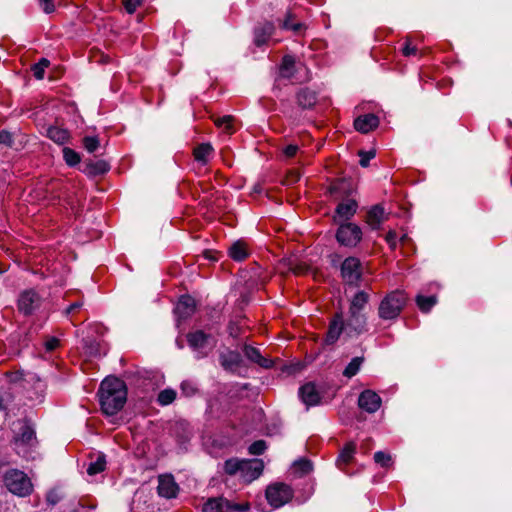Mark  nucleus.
<instances>
[{"label": "nucleus", "mask_w": 512, "mask_h": 512, "mask_svg": "<svg viewBox=\"0 0 512 512\" xmlns=\"http://www.w3.org/2000/svg\"><path fill=\"white\" fill-rule=\"evenodd\" d=\"M296 102L302 109H311L317 103V94L309 88H301L296 93Z\"/></svg>", "instance_id": "obj_23"}, {"label": "nucleus", "mask_w": 512, "mask_h": 512, "mask_svg": "<svg viewBox=\"0 0 512 512\" xmlns=\"http://www.w3.org/2000/svg\"><path fill=\"white\" fill-rule=\"evenodd\" d=\"M336 239L343 246L355 247L362 239V230L354 223L341 224Z\"/></svg>", "instance_id": "obj_7"}, {"label": "nucleus", "mask_w": 512, "mask_h": 512, "mask_svg": "<svg viewBox=\"0 0 512 512\" xmlns=\"http://www.w3.org/2000/svg\"><path fill=\"white\" fill-rule=\"evenodd\" d=\"M408 240V236L407 235H403L400 239L401 243H405L406 241Z\"/></svg>", "instance_id": "obj_59"}, {"label": "nucleus", "mask_w": 512, "mask_h": 512, "mask_svg": "<svg viewBox=\"0 0 512 512\" xmlns=\"http://www.w3.org/2000/svg\"><path fill=\"white\" fill-rule=\"evenodd\" d=\"M99 145V139L95 136H86L83 138V146L90 153L95 152L98 149Z\"/></svg>", "instance_id": "obj_44"}, {"label": "nucleus", "mask_w": 512, "mask_h": 512, "mask_svg": "<svg viewBox=\"0 0 512 512\" xmlns=\"http://www.w3.org/2000/svg\"><path fill=\"white\" fill-rule=\"evenodd\" d=\"M33 75L36 79L41 80L44 77L45 70L38 64H34L31 68Z\"/></svg>", "instance_id": "obj_56"}, {"label": "nucleus", "mask_w": 512, "mask_h": 512, "mask_svg": "<svg viewBox=\"0 0 512 512\" xmlns=\"http://www.w3.org/2000/svg\"><path fill=\"white\" fill-rule=\"evenodd\" d=\"M345 334V322L341 313L335 314L329 323L328 331L325 337L326 345H333L340 338L341 334Z\"/></svg>", "instance_id": "obj_11"}, {"label": "nucleus", "mask_w": 512, "mask_h": 512, "mask_svg": "<svg viewBox=\"0 0 512 512\" xmlns=\"http://www.w3.org/2000/svg\"><path fill=\"white\" fill-rule=\"evenodd\" d=\"M359 156H360V161H359L360 165L362 167H367L369 164V161L375 157V152L374 151H368V152L360 151Z\"/></svg>", "instance_id": "obj_48"}, {"label": "nucleus", "mask_w": 512, "mask_h": 512, "mask_svg": "<svg viewBox=\"0 0 512 512\" xmlns=\"http://www.w3.org/2000/svg\"><path fill=\"white\" fill-rule=\"evenodd\" d=\"M247 245L243 241H236L229 248V256L235 261H243L248 257Z\"/></svg>", "instance_id": "obj_28"}, {"label": "nucleus", "mask_w": 512, "mask_h": 512, "mask_svg": "<svg viewBox=\"0 0 512 512\" xmlns=\"http://www.w3.org/2000/svg\"><path fill=\"white\" fill-rule=\"evenodd\" d=\"M384 208L380 205L373 206L366 215V222L372 229H378L384 221Z\"/></svg>", "instance_id": "obj_27"}, {"label": "nucleus", "mask_w": 512, "mask_h": 512, "mask_svg": "<svg viewBox=\"0 0 512 512\" xmlns=\"http://www.w3.org/2000/svg\"><path fill=\"white\" fill-rule=\"evenodd\" d=\"M299 150V147L295 144H289L287 145L284 149H283V154L287 157V158H292L294 157L297 152Z\"/></svg>", "instance_id": "obj_54"}, {"label": "nucleus", "mask_w": 512, "mask_h": 512, "mask_svg": "<svg viewBox=\"0 0 512 512\" xmlns=\"http://www.w3.org/2000/svg\"><path fill=\"white\" fill-rule=\"evenodd\" d=\"M396 238H397V233L393 230H390L385 236L386 242L389 244V246L392 249H394L396 247Z\"/></svg>", "instance_id": "obj_55"}, {"label": "nucleus", "mask_w": 512, "mask_h": 512, "mask_svg": "<svg viewBox=\"0 0 512 512\" xmlns=\"http://www.w3.org/2000/svg\"><path fill=\"white\" fill-rule=\"evenodd\" d=\"M5 487L19 497L29 496L33 491V484L28 475L18 469H9L3 476Z\"/></svg>", "instance_id": "obj_2"}, {"label": "nucleus", "mask_w": 512, "mask_h": 512, "mask_svg": "<svg viewBox=\"0 0 512 512\" xmlns=\"http://www.w3.org/2000/svg\"><path fill=\"white\" fill-rule=\"evenodd\" d=\"M367 318L361 312L349 311V316L345 322V337L353 338L364 333L367 329Z\"/></svg>", "instance_id": "obj_8"}, {"label": "nucleus", "mask_w": 512, "mask_h": 512, "mask_svg": "<svg viewBox=\"0 0 512 512\" xmlns=\"http://www.w3.org/2000/svg\"><path fill=\"white\" fill-rule=\"evenodd\" d=\"M59 344L60 341L56 337H50L44 343L45 349L49 352L55 350L59 346Z\"/></svg>", "instance_id": "obj_53"}, {"label": "nucleus", "mask_w": 512, "mask_h": 512, "mask_svg": "<svg viewBox=\"0 0 512 512\" xmlns=\"http://www.w3.org/2000/svg\"><path fill=\"white\" fill-rule=\"evenodd\" d=\"M374 461L380 466L387 468L392 464V457L390 454L378 451L374 454Z\"/></svg>", "instance_id": "obj_43"}, {"label": "nucleus", "mask_w": 512, "mask_h": 512, "mask_svg": "<svg viewBox=\"0 0 512 512\" xmlns=\"http://www.w3.org/2000/svg\"><path fill=\"white\" fill-rule=\"evenodd\" d=\"M299 394L302 401L309 405H316L320 401V395L313 383H306L299 389Z\"/></svg>", "instance_id": "obj_24"}, {"label": "nucleus", "mask_w": 512, "mask_h": 512, "mask_svg": "<svg viewBox=\"0 0 512 512\" xmlns=\"http://www.w3.org/2000/svg\"><path fill=\"white\" fill-rule=\"evenodd\" d=\"M355 453L356 444L354 442L346 443L336 459L337 468L345 473H348L347 466L354 460Z\"/></svg>", "instance_id": "obj_16"}, {"label": "nucleus", "mask_w": 512, "mask_h": 512, "mask_svg": "<svg viewBox=\"0 0 512 512\" xmlns=\"http://www.w3.org/2000/svg\"><path fill=\"white\" fill-rule=\"evenodd\" d=\"M5 376L11 383H18L20 381H37L40 382V378L33 373L25 374L23 371H10L6 372Z\"/></svg>", "instance_id": "obj_30"}, {"label": "nucleus", "mask_w": 512, "mask_h": 512, "mask_svg": "<svg viewBox=\"0 0 512 512\" xmlns=\"http://www.w3.org/2000/svg\"><path fill=\"white\" fill-rule=\"evenodd\" d=\"M379 126V118L375 114H365L354 120V128L363 134L369 133Z\"/></svg>", "instance_id": "obj_19"}, {"label": "nucleus", "mask_w": 512, "mask_h": 512, "mask_svg": "<svg viewBox=\"0 0 512 512\" xmlns=\"http://www.w3.org/2000/svg\"><path fill=\"white\" fill-rule=\"evenodd\" d=\"M40 297L34 290L24 291L18 300V309L25 315L32 314L40 305Z\"/></svg>", "instance_id": "obj_10"}, {"label": "nucleus", "mask_w": 512, "mask_h": 512, "mask_svg": "<svg viewBox=\"0 0 512 512\" xmlns=\"http://www.w3.org/2000/svg\"><path fill=\"white\" fill-rule=\"evenodd\" d=\"M294 18V14L288 11L284 21L281 24V28L285 30H292L296 33L299 32L303 28V24L300 22H295Z\"/></svg>", "instance_id": "obj_37"}, {"label": "nucleus", "mask_w": 512, "mask_h": 512, "mask_svg": "<svg viewBox=\"0 0 512 512\" xmlns=\"http://www.w3.org/2000/svg\"><path fill=\"white\" fill-rule=\"evenodd\" d=\"M369 301V294L365 291L357 292L352 298L349 311L361 312Z\"/></svg>", "instance_id": "obj_29"}, {"label": "nucleus", "mask_w": 512, "mask_h": 512, "mask_svg": "<svg viewBox=\"0 0 512 512\" xmlns=\"http://www.w3.org/2000/svg\"><path fill=\"white\" fill-rule=\"evenodd\" d=\"M181 390L187 396L194 395L196 393V391H197V389L194 386V384L192 382H190V381H183L181 383Z\"/></svg>", "instance_id": "obj_49"}, {"label": "nucleus", "mask_w": 512, "mask_h": 512, "mask_svg": "<svg viewBox=\"0 0 512 512\" xmlns=\"http://www.w3.org/2000/svg\"><path fill=\"white\" fill-rule=\"evenodd\" d=\"M248 502L235 503L223 496L208 498L202 507V512H247Z\"/></svg>", "instance_id": "obj_4"}, {"label": "nucleus", "mask_w": 512, "mask_h": 512, "mask_svg": "<svg viewBox=\"0 0 512 512\" xmlns=\"http://www.w3.org/2000/svg\"><path fill=\"white\" fill-rule=\"evenodd\" d=\"M106 467V461L104 457H98L95 462H92L89 464L87 468V473L89 475H96L98 473H101L105 470Z\"/></svg>", "instance_id": "obj_41"}, {"label": "nucleus", "mask_w": 512, "mask_h": 512, "mask_svg": "<svg viewBox=\"0 0 512 512\" xmlns=\"http://www.w3.org/2000/svg\"><path fill=\"white\" fill-rule=\"evenodd\" d=\"M176 399V392L173 389H164L158 394L157 402L166 406L171 404Z\"/></svg>", "instance_id": "obj_40"}, {"label": "nucleus", "mask_w": 512, "mask_h": 512, "mask_svg": "<svg viewBox=\"0 0 512 512\" xmlns=\"http://www.w3.org/2000/svg\"><path fill=\"white\" fill-rule=\"evenodd\" d=\"M401 51L405 57L418 56V55L422 56L421 53L419 54L418 48L412 44V41L410 40L409 37H407L405 39V42H404V45H403Z\"/></svg>", "instance_id": "obj_42"}, {"label": "nucleus", "mask_w": 512, "mask_h": 512, "mask_svg": "<svg viewBox=\"0 0 512 512\" xmlns=\"http://www.w3.org/2000/svg\"><path fill=\"white\" fill-rule=\"evenodd\" d=\"M312 469V462L306 458H301L293 464L294 473L299 477L309 474Z\"/></svg>", "instance_id": "obj_34"}, {"label": "nucleus", "mask_w": 512, "mask_h": 512, "mask_svg": "<svg viewBox=\"0 0 512 512\" xmlns=\"http://www.w3.org/2000/svg\"><path fill=\"white\" fill-rule=\"evenodd\" d=\"M266 448L267 445L264 440H257L249 446L248 451L251 455H261L264 453Z\"/></svg>", "instance_id": "obj_45"}, {"label": "nucleus", "mask_w": 512, "mask_h": 512, "mask_svg": "<svg viewBox=\"0 0 512 512\" xmlns=\"http://www.w3.org/2000/svg\"><path fill=\"white\" fill-rule=\"evenodd\" d=\"M214 149L210 143H201L193 149L194 159L202 165L208 164Z\"/></svg>", "instance_id": "obj_26"}, {"label": "nucleus", "mask_w": 512, "mask_h": 512, "mask_svg": "<svg viewBox=\"0 0 512 512\" xmlns=\"http://www.w3.org/2000/svg\"><path fill=\"white\" fill-rule=\"evenodd\" d=\"M358 405L368 413L376 412L381 406L380 396L372 390H364L358 398Z\"/></svg>", "instance_id": "obj_13"}, {"label": "nucleus", "mask_w": 512, "mask_h": 512, "mask_svg": "<svg viewBox=\"0 0 512 512\" xmlns=\"http://www.w3.org/2000/svg\"><path fill=\"white\" fill-rule=\"evenodd\" d=\"M82 306H83L82 301H76L66 308L65 313L68 315L70 313L78 311L79 309H81Z\"/></svg>", "instance_id": "obj_57"}, {"label": "nucleus", "mask_w": 512, "mask_h": 512, "mask_svg": "<svg viewBox=\"0 0 512 512\" xmlns=\"http://www.w3.org/2000/svg\"><path fill=\"white\" fill-rule=\"evenodd\" d=\"M97 395L102 412L113 416L124 407L127 401V387L121 379L110 376L101 382Z\"/></svg>", "instance_id": "obj_1"}, {"label": "nucleus", "mask_w": 512, "mask_h": 512, "mask_svg": "<svg viewBox=\"0 0 512 512\" xmlns=\"http://www.w3.org/2000/svg\"><path fill=\"white\" fill-rule=\"evenodd\" d=\"M36 441V435L34 429L27 423L21 425L19 432L15 437V443L22 445H30Z\"/></svg>", "instance_id": "obj_25"}, {"label": "nucleus", "mask_w": 512, "mask_h": 512, "mask_svg": "<svg viewBox=\"0 0 512 512\" xmlns=\"http://www.w3.org/2000/svg\"><path fill=\"white\" fill-rule=\"evenodd\" d=\"M220 365L226 371H235L242 363V357L239 352L228 350L219 356Z\"/></svg>", "instance_id": "obj_20"}, {"label": "nucleus", "mask_w": 512, "mask_h": 512, "mask_svg": "<svg viewBox=\"0 0 512 512\" xmlns=\"http://www.w3.org/2000/svg\"><path fill=\"white\" fill-rule=\"evenodd\" d=\"M110 166L104 160L89 162L86 164L85 172L90 175H101L109 171Z\"/></svg>", "instance_id": "obj_33"}, {"label": "nucleus", "mask_w": 512, "mask_h": 512, "mask_svg": "<svg viewBox=\"0 0 512 512\" xmlns=\"http://www.w3.org/2000/svg\"><path fill=\"white\" fill-rule=\"evenodd\" d=\"M245 357L253 363L258 364L262 368H271L273 361L261 355L259 349L250 345H245L243 348Z\"/></svg>", "instance_id": "obj_22"}, {"label": "nucleus", "mask_w": 512, "mask_h": 512, "mask_svg": "<svg viewBox=\"0 0 512 512\" xmlns=\"http://www.w3.org/2000/svg\"><path fill=\"white\" fill-rule=\"evenodd\" d=\"M293 495V489L282 482L271 484L266 489V499L274 508L282 507L288 503L293 498Z\"/></svg>", "instance_id": "obj_6"}, {"label": "nucleus", "mask_w": 512, "mask_h": 512, "mask_svg": "<svg viewBox=\"0 0 512 512\" xmlns=\"http://www.w3.org/2000/svg\"><path fill=\"white\" fill-rule=\"evenodd\" d=\"M38 64L45 70L49 66L50 62L46 58H42Z\"/></svg>", "instance_id": "obj_58"}, {"label": "nucleus", "mask_w": 512, "mask_h": 512, "mask_svg": "<svg viewBox=\"0 0 512 512\" xmlns=\"http://www.w3.org/2000/svg\"><path fill=\"white\" fill-rule=\"evenodd\" d=\"M54 1L55 0H39V5L46 14H50L55 10Z\"/></svg>", "instance_id": "obj_50"}, {"label": "nucleus", "mask_w": 512, "mask_h": 512, "mask_svg": "<svg viewBox=\"0 0 512 512\" xmlns=\"http://www.w3.org/2000/svg\"><path fill=\"white\" fill-rule=\"evenodd\" d=\"M141 1L142 0H122V4L129 14H133L137 7L140 6Z\"/></svg>", "instance_id": "obj_47"}, {"label": "nucleus", "mask_w": 512, "mask_h": 512, "mask_svg": "<svg viewBox=\"0 0 512 512\" xmlns=\"http://www.w3.org/2000/svg\"><path fill=\"white\" fill-rule=\"evenodd\" d=\"M357 209V201L355 199L348 198L337 205L334 220H349L355 215Z\"/></svg>", "instance_id": "obj_15"}, {"label": "nucleus", "mask_w": 512, "mask_h": 512, "mask_svg": "<svg viewBox=\"0 0 512 512\" xmlns=\"http://www.w3.org/2000/svg\"><path fill=\"white\" fill-rule=\"evenodd\" d=\"M0 273H3V270L0 268Z\"/></svg>", "instance_id": "obj_62"}, {"label": "nucleus", "mask_w": 512, "mask_h": 512, "mask_svg": "<svg viewBox=\"0 0 512 512\" xmlns=\"http://www.w3.org/2000/svg\"><path fill=\"white\" fill-rule=\"evenodd\" d=\"M157 491L159 496L171 499L177 496L179 486L172 475H160L158 477Z\"/></svg>", "instance_id": "obj_12"}, {"label": "nucleus", "mask_w": 512, "mask_h": 512, "mask_svg": "<svg viewBox=\"0 0 512 512\" xmlns=\"http://www.w3.org/2000/svg\"><path fill=\"white\" fill-rule=\"evenodd\" d=\"M295 72V60L292 56L286 55L282 59L280 66V76L283 78L290 79L294 76Z\"/></svg>", "instance_id": "obj_31"}, {"label": "nucleus", "mask_w": 512, "mask_h": 512, "mask_svg": "<svg viewBox=\"0 0 512 512\" xmlns=\"http://www.w3.org/2000/svg\"><path fill=\"white\" fill-rule=\"evenodd\" d=\"M47 136L57 144H65L69 139L67 130L59 127H50L47 130Z\"/></svg>", "instance_id": "obj_32"}, {"label": "nucleus", "mask_w": 512, "mask_h": 512, "mask_svg": "<svg viewBox=\"0 0 512 512\" xmlns=\"http://www.w3.org/2000/svg\"><path fill=\"white\" fill-rule=\"evenodd\" d=\"M416 303L422 312L427 313L437 303V298H436V296L418 295L416 297Z\"/></svg>", "instance_id": "obj_35"}, {"label": "nucleus", "mask_w": 512, "mask_h": 512, "mask_svg": "<svg viewBox=\"0 0 512 512\" xmlns=\"http://www.w3.org/2000/svg\"><path fill=\"white\" fill-rule=\"evenodd\" d=\"M13 143L12 134L7 130L0 131V144L11 146Z\"/></svg>", "instance_id": "obj_51"}, {"label": "nucleus", "mask_w": 512, "mask_h": 512, "mask_svg": "<svg viewBox=\"0 0 512 512\" xmlns=\"http://www.w3.org/2000/svg\"><path fill=\"white\" fill-rule=\"evenodd\" d=\"M3 402H4V399H3V397L0 395V410L3 408Z\"/></svg>", "instance_id": "obj_60"}, {"label": "nucleus", "mask_w": 512, "mask_h": 512, "mask_svg": "<svg viewBox=\"0 0 512 512\" xmlns=\"http://www.w3.org/2000/svg\"><path fill=\"white\" fill-rule=\"evenodd\" d=\"M188 345L194 351L202 352L207 346L211 335L205 333L203 330L191 331L186 336Z\"/></svg>", "instance_id": "obj_17"}, {"label": "nucleus", "mask_w": 512, "mask_h": 512, "mask_svg": "<svg viewBox=\"0 0 512 512\" xmlns=\"http://www.w3.org/2000/svg\"><path fill=\"white\" fill-rule=\"evenodd\" d=\"M232 116H223L221 118H217L215 120L216 126L223 128L226 132H230L232 130Z\"/></svg>", "instance_id": "obj_46"}, {"label": "nucleus", "mask_w": 512, "mask_h": 512, "mask_svg": "<svg viewBox=\"0 0 512 512\" xmlns=\"http://www.w3.org/2000/svg\"><path fill=\"white\" fill-rule=\"evenodd\" d=\"M275 31L274 24L272 22H265L257 26L254 30V43L260 47L268 42L270 37Z\"/></svg>", "instance_id": "obj_21"}, {"label": "nucleus", "mask_w": 512, "mask_h": 512, "mask_svg": "<svg viewBox=\"0 0 512 512\" xmlns=\"http://www.w3.org/2000/svg\"><path fill=\"white\" fill-rule=\"evenodd\" d=\"M263 469L264 463L261 459H243L239 477L244 483H250L262 474Z\"/></svg>", "instance_id": "obj_9"}, {"label": "nucleus", "mask_w": 512, "mask_h": 512, "mask_svg": "<svg viewBox=\"0 0 512 512\" xmlns=\"http://www.w3.org/2000/svg\"><path fill=\"white\" fill-rule=\"evenodd\" d=\"M62 152H63L64 161L66 162V164L68 166L73 167V166L77 165L81 160L79 153H77L75 150H73L69 147H64Z\"/></svg>", "instance_id": "obj_39"}, {"label": "nucleus", "mask_w": 512, "mask_h": 512, "mask_svg": "<svg viewBox=\"0 0 512 512\" xmlns=\"http://www.w3.org/2000/svg\"><path fill=\"white\" fill-rule=\"evenodd\" d=\"M95 507H96V505H94V504L90 506L91 509H94Z\"/></svg>", "instance_id": "obj_61"}, {"label": "nucleus", "mask_w": 512, "mask_h": 512, "mask_svg": "<svg viewBox=\"0 0 512 512\" xmlns=\"http://www.w3.org/2000/svg\"><path fill=\"white\" fill-rule=\"evenodd\" d=\"M196 310V303L190 295H183L179 298L175 307V313L180 319H187L192 316Z\"/></svg>", "instance_id": "obj_18"}, {"label": "nucleus", "mask_w": 512, "mask_h": 512, "mask_svg": "<svg viewBox=\"0 0 512 512\" xmlns=\"http://www.w3.org/2000/svg\"><path fill=\"white\" fill-rule=\"evenodd\" d=\"M355 191V186L352 180L340 178L333 181L329 187V192L336 198L349 197Z\"/></svg>", "instance_id": "obj_14"}, {"label": "nucleus", "mask_w": 512, "mask_h": 512, "mask_svg": "<svg viewBox=\"0 0 512 512\" xmlns=\"http://www.w3.org/2000/svg\"><path fill=\"white\" fill-rule=\"evenodd\" d=\"M290 271L295 275H303L308 271V266L305 263L294 264L290 267Z\"/></svg>", "instance_id": "obj_52"}, {"label": "nucleus", "mask_w": 512, "mask_h": 512, "mask_svg": "<svg viewBox=\"0 0 512 512\" xmlns=\"http://www.w3.org/2000/svg\"><path fill=\"white\" fill-rule=\"evenodd\" d=\"M340 274L345 284L353 287L359 286L363 274L360 259L353 256L347 257L341 264Z\"/></svg>", "instance_id": "obj_5"}, {"label": "nucleus", "mask_w": 512, "mask_h": 512, "mask_svg": "<svg viewBox=\"0 0 512 512\" xmlns=\"http://www.w3.org/2000/svg\"><path fill=\"white\" fill-rule=\"evenodd\" d=\"M242 460L238 458H231L225 461L224 471L230 476L239 475L241 469Z\"/></svg>", "instance_id": "obj_38"}, {"label": "nucleus", "mask_w": 512, "mask_h": 512, "mask_svg": "<svg viewBox=\"0 0 512 512\" xmlns=\"http://www.w3.org/2000/svg\"><path fill=\"white\" fill-rule=\"evenodd\" d=\"M407 303V296L403 291L395 290L387 294L380 302L378 315L383 320L396 319Z\"/></svg>", "instance_id": "obj_3"}, {"label": "nucleus", "mask_w": 512, "mask_h": 512, "mask_svg": "<svg viewBox=\"0 0 512 512\" xmlns=\"http://www.w3.org/2000/svg\"><path fill=\"white\" fill-rule=\"evenodd\" d=\"M364 361L363 357H354L350 363L346 366V368L343 371V375L347 378H351L355 376L358 371L360 370V367Z\"/></svg>", "instance_id": "obj_36"}]
</instances>
